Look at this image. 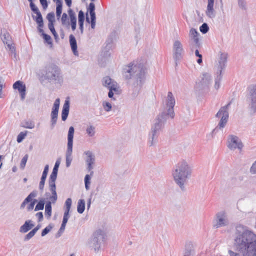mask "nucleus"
<instances>
[{
	"instance_id": "9",
	"label": "nucleus",
	"mask_w": 256,
	"mask_h": 256,
	"mask_svg": "<svg viewBox=\"0 0 256 256\" xmlns=\"http://www.w3.org/2000/svg\"><path fill=\"white\" fill-rule=\"evenodd\" d=\"M74 132V128L73 126H70L68 134V148L66 152V166L67 168L70 166L72 161V155Z\"/></svg>"
},
{
	"instance_id": "7",
	"label": "nucleus",
	"mask_w": 256,
	"mask_h": 256,
	"mask_svg": "<svg viewBox=\"0 0 256 256\" xmlns=\"http://www.w3.org/2000/svg\"><path fill=\"white\" fill-rule=\"evenodd\" d=\"M43 71L42 74L46 80L53 81L59 79L60 74V70L56 65L50 64L45 66Z\"/></svg>"
},
{
	"instance_id": "41",
	"label": "nucleus",
	"mask_w": 256,
	"mask_h": 256,
	"mask_svg": "<svg viewBox=\"0 0 256 256\" xmlns=\"http://www.w3.org/2000/svg\"><path fill=\"white\" fill-rule=\"evenodd\" d=\"M27 134V132L26 131L24 132H20L17 136L16 140L18 142H21L22 140L25 138Z\"/></svg>"
},
{
	"instance_id": "4",
	"label": "nucleus",
	"mask_w": 256,
	"mask_h": 256,
	"mask_svg": "<svg viewBox=\"0 0 256 256\" xmlns=\"http://www.w3.org/2000/svg\"><path fill=\"white\" fill-rule=\"evenodd\" d=\"M146 70V68L143 64L133 62L124 66L122 74L126 80H136V84L141 86Z\"/></svg>"
},
{
	"instance_id": "50",
	"label": "nucleus",
	"mask_w": 256,
	"mask_h": 256,
	"mask_svg": "<svg viewBox=\"0 0 256 256\" xmlns=\"http://www.w3.org/2000/svg\"><path fill=\"white\" fill-rule=\"evenodd\" d=\"M62 6H56V16L58 20L60 18L62 13Z\"/></svg>"
},
{
	"instance_id": "12",
	"label": "nucleus",
	"mask_w": 256,
	"mask_h": 256,
	"mask_svg": "<svg viewBox=\"0 0 256 256\" xmlns=\"http://www.w3.org/2000/svg\"><path fill=\"white\" fill-rule=\"evenodd\" d=\"M58 168L54 166L48 179V187L50 192H52L53 196L52 197L53 199L56 198V180L57 178Z\"/></svg>"
},
{
	"instance_id": "63",
	"label": "nucleus",
	"mask_w": 256,
	"mask_h": 256,
	"mask_svg": "<svg viewBox=\"0 0 256 256\" xmlns=\"http://www.w3.org/2000/svg\"><path fill=\"white\" fill-rule=\"evenodd\" d=\"M54 2H56V6H62V0H55Z\"/></svg>"
},
{
	"instance_id": "48",
	"label": "nucleus",
	"mask_w": 256,
	"mask_h": 256,
	"mask_svg": "<svg viewBox=\"0 0 256 256\" xmlns=\"http://www.w3.org/2000/svg\"><path fill=\"white\" fill-rule=\"evenodd\" d=\"M42 36L46 42L48 44H52V38L50 36L46 34H43Z\"/></svg>"
},
{
	"instance_id": "39",
	"label": "nucleus",
	"mask_w": 256,
	"mask_h": 256,
	"mask_svg": "<svg viewBox=\"0 0 256 256\" xmlns=\"http://www.w3.org/2000/svg\"><path fill=\"white\" fill-rule=\"evenodd\" d=\"M48 28L53 34L56 40L58 38V36L55 30L54 24H48Z\"/></svg>"
},
{
	"instance_id": "16",
	"label": "nucleus",
	"mask_w": 256,
	"mask_h": 256,
	"mask_svg": "<svg viewBox=\"0 0 256 256\" xmlns=\"http://www.w3.org/2000/svg\"><path fill=\"white\" fill-rule=\"evenodd\" d=\"M84 154L86 156V162L87 164V169L90 172V174L92 175L94 172L92 171V170L93 168L92 165L94 164L95 156L92 152L90 150L84 152Z\"/></svg>"
},
{
	"instance_id": "2",
	"label": "nucleus",
	"mask_w": 256,
	"mask_h": 256,
	"mask_svg": "<svg viewBox=\"0 0 256 256\" xmlns=\"http://www.w3.org/2000/svg\"><path fill=\"white\" fill-rule=\"evenodd\" d=\"M237 232L234 238V247L238 252L228 250L230 256H256V234L249 230Z\"/></svg>"
},
{
	"instance_id": "13",
	"label": "nucleus",
	"mask_w": 256,
	"mask_h": 256,
	"mask_svg": "<svg viewBox=\"0 0 256 256\" xmlns=\"http://www.w3.org/2000/svg\"><path fill=\"white\" fill-rule=\"evenodd\" d=\"M227 146L229 149L234 150L236 148L241 150L243 145L241 140L237 136L230 135L228 138Z\"/></svg>"
},
{
	"instance_id": "23",
	"label": "nucleus",
	"mask_w": 256,
	"mask_h": 256,
	"mask_svg": "<svg viewBox=\"0 0 256 256\" xmlns=\"http://www.w3.org/2000/svg\"><path fill=\"white\" fill-rule=\"evenodd\" d=\"M48 172V165L45 166L44 170L43 171L42 176L40 178V181L39 184V189L40 190L42 191L44 188L45 181L47 176Z\"/></svg>"
},
{
	"instance_id": "60",
	"label": "nucleus",
	"mask_w": 256,
	"mask_h": 256,
	"mask_svg": "<svg viewBox=\"0 0 256 256\" xmlns=\"http://www.w3.org/2000/svg\"><path fill=\"white\" fill-rule=\"evenodd\" d=\"M108 90H109V92L108 93V96L110 98H112L114 96V93H115V92H114V90H112V88L108 89Z\"/></svg>"
},
{
	"instance_id": "35",
	"label": "nucleus",
	"mask_w": 256,
	"mask_h": 256,
	"mask_svg": "<svg viewBox=\"0 0 256 256\" xmlns=\"http://www.w3.org/2000/svg\"><path fill=\"white\" fill-rule=\"evenodd\" d=\"M45 202V198H40L34 208V211L42 210L44 208Z\"/></svg>"
},
{
	"instance_id": "38",
	"label": "nucleus",
	"mask_w": 256,
	"mask_h": 256,
	"mask_svg": "<svg viewBox=\"0 0 256 256\" xmlns=\"http://www.w3.org/2000/svg\"><path fill=\"white\" fill-rule=\"evenodd\" d=\"M102 105L106 112H108L112 110V106L110 102L104 101L102 102Z\"/></svg>"
},
{
	"instance_id": "62",
	"label": "nucleus",
	"mask_w": 256,
	"mask_h": 256,
	"mask_svg": "<svg viewBox=\"0 0 256 256\" xmlns=\"http://www.w3.org/2000/svg\"><path fill=\"white\" fill-rule=\"evenodd\" d=\"M34 205L32 202H30V204L28 205L27 206V210L28 211H31L34 209Z\"/></svg>"
},
{
	"instance_id": "47",
	"label": "nucleus",
	"mask_w": 256,
	"mask_h": 256,
	"mask_svg": "<svg viewBox=\"0 0 256 256\" xmlns=\"http://www.w3.org/2000/svg\"><path fill=\"white\" fill-rule=\"evenodd\" d=\"M36 233V232L32 230L27 234L26 235L24 240L25 241H26L30 240L34 236Z\"/></svg>"
},
{
	"instance_id": "52",
	"label": "nucleus",
	"mask_w": 256,
	"mask_h": 256,
	"mask_svg": "<svg viewBox=\"0 0 256 256\" xmlns=\"http://www.w3.org/2000/svg\"><path fill=\"white\" fill-rule=\"evenodd\" d=\"M238 4L242 9H246V3L245 0H238Z\"/></svg>"
},
{
	"instance_id": "14",
	"label": "nucleus",
	"mask_w": 256,
	"mask_h": 256,
	"mask_svg": "<svg viewBox=\"0 0 256 256\" xmlns=\"http://www.w3.org/2000/svg\"><path fill=\"white\" fill-rule=\"evenodd\" d=\"M102 86L108 89L112 88L116 94H120V86L118 83L110 76L104 77L102 80Z\"/></svg>"
},
{
	"instance_id": "28",
	"label": "nucleus",
	"mask_w": 256,
	"mask_h": 256,
	"mask_svg": "<svg viewBox=\"0 0 256 256\" xmlns=\"http://www.w3.org/2000/svg\"><path fill=\"white\" fill-rule=\"evenodd\" d=\"M211 80V76L208 73H204L202 74V78L200 82L202 88L208 86Z\"/></svg>"
},
{
	"instance_id": "43",
	"label": "nucleus",
	"mask_w": 256,
	"mask_h": 256,
	"mask_svg": "<svg viewBox=\"0 0 256 256\" xmlns=\"http://www.w3.org/2000/svg\"><path fill=\"white\" fill-rule=\"evenodd\" d=\"M94 10H95L94 4L92 2L90 3V5H89V8H88V10H89L90 16H96Z\"/></svg>"
},
{
	"instance_id": "1",
	"label": "nucleus",
	"mask_w": 256,
	"mask_h": 256,
	"mask_svg": "<svg viewBox=\"0 0 256 256\" xmlns=\"http://www.w3.org/2000/svg\"><path fill=\"white\" fill-rule=\"evenodd\" d=\"M176 100L171 92L168 93L166 100V111L162 112L154 120L152 124L150 130L148 135V144L149 146L155 145L158 142V137L160 131L164 128V124L167 118L170 117L174 118V107L175 105Z\"/></svg>"
},
{
	"instance_id": "21",
	"label": "nucleus",
	"mask_w": 256,
	"mask_h": 256,
	"mask_svg": "<svg viewBox=\"0 0 256 256\" xmlns=\"http://www.w3.org/2000/svg\"><path fill=\"white\" fill-rule=\"evenodd\" d=\"M32 11L36 14V16L32 15V18L38 24V27H44V21L42 15L39 10L38 8L32 10Z\"/></svg>"
},
{
	"instance_id": "64",
	"label": "nucleus",
	"mask_w": 256,
	"mask_h": 256,
	"mask_svg": "<svg viewBox=\"0 0 256 256\" xmlns=\"http://www.w3.org/2000/svg\"><path fill=\"white\" fill-rule=\"evenodd\" d=\"M66 226V224H62L60 228L58 231V233L62 232L64 231V230L65 229Z\"/></svg>"
},
{
	"instance_id": "18",
	"label": "nucleus",
	"mask_w": 256,
	"mask_h": 256,
	"mask_svg": "<svg viewBox=\"0 0 256 256\" xmlns=\"http://www.w3.org/2000/svg\"><path fill=\"white\" fill-rule=\"evenodd\" d=\"M52 196H52L49 198V200L46 202L45 214L48 218H50L52 216V204H55L58 199L57 194L56 198L53 199Z\"/></svg>"
},
{
	"instance_id": "30",
	"label": "nucleus",
	"mask_w": 256,
	"mask_h": 256,
	"mask_svg": "<svg viewBox=\"0 0 256 256\" xmlns=\"http://www.w3.org/2000/svg\"><path fill=\"white\" fill-rule=\"evenodd\" d=\"M13 88L18 90L19 92L26 90V85L20 80H18L14 84Z\"/></svg>"
},
{
	"instance_id": "40",
	"label": "nucleus",
	"mask_w": 256,
	"mask_h": 256,
	"mask_svg": "<svg viewBox=\"0 0 256 256\" xmlns=\"http://www.w3.org/2000/svg\"><path fill=\"white\" fill-rule=\"evenodd\" d=\"M72 199L70 198H68L66 199L65 202L66 210L64 212H67L69 213L72 206Z\"/></svg>"
},
{
	"instance_id": "27",
	"label": "nucleus",
	"mask_w": 256,
	"mask_h": 256,
	"mask_svg": "<svg viewBox=\"0 0 256 256\" xmlns=\"http://www.w3.org/2000/svg\"><path fill=\"white\" fill-rule=\"evenodd\" d=\"M70 44L72 50L75 56H78V52L77 50V43L75 37L74 35L70 34L69 36Z\"/></svg>"
},
{
	"instance_id": "53",
	"label": "nucleus",
	"mask_w": 256,
	"mask_h": 256,
	"mask_svg": "<svg viewBox=\"0 0 256 256\" xmlns=\"http://www.w3.org/2000/svg\"><path fill=\"white\" fill-rule=\"evenodd\" d=\"M68 217H69V213H68L67 212H64L62 224H66L68 222Z\"/></svg>"
},
{
	"instance_id": "32",
	"label": "nucleus",
	"mask_w": 256,
	"mask_h": 256,
	"mask_svg": "<svg viewBox=\"0 0 256 256\" xmlns=\"http://www.w3.org/2000/svg\"><path fill=\"white\" fill-rule=\"evenodd\" d=\"M68 20V14L66 13H63L61 18L62 24L67 28H69L70 24Z\"/></svg>"
},
{
	"instance_id": "11",
	"label": "nucleus",
	"mask_w": 256,
	"mask_h": 256,
	"mask_svg": "<svg viewBox=\"0 0 256 256\" xmlns=\"http://www.w3.org/2000/svg\"><path fill=\"white\" fill-rule=\"evenodd\" d=\"M198 33L197 30L194 28H192L189 32V46L192 51L194 48H199L200 44L198 38Z\"/></svg>"
},
{
	"instance_id": "25",
	"label": "nucleus",
	"mask_w": 256,
	"mask_h": 256,
	"mask_svg": "<svg viewBox=\"0 0 256 256\" xmlns=\"http://www.w3.org/2000/svg\"><path fill=\"white\" fill-rule=\"evenodd\" d=\"M38 192L36 190L32 192L21 204L20 208L21 209L24 208L26 204L30 202L32 200V198H36Z\"/></svg>"
},
{
	"instance_id": "17",
	"label": "nucleus",
	"mask_w": 256,
	"mask_h": 256,
	"mask_svg": "<svg viewBox=\"0 0 256 256\" xmlns=\"http://www.w3.org/2000/svg\"><path fill=\"white\" fill-rule=\"evenodd\" d=\"M1 38L3 42L6 44L8 49L12 52H15V48L12 46L11 42V37L10 34L6 31L2 32H1Z\"/></svg>"
},
{
	"instance_id": "42",
	"label": "nucleus",
	"mask_w": 256,
	"mask_h": 256,
	"mask_svg": "<svg viewBox=\"0 0 256 256\" xmlns=\"http://www.w3.org/2000/svg\"><path fill=\"white\" fill-rule=\"evenodd\" d=\"M46 18L48 21V24H54L55 22L54 14V12L48 13L46 16Z\"/></svg>"
},
{
	"instance_id": "49",
	"label": "nucleus",
	"mask_w": 256,
	"mask_h": 256,
	"mask_svg": "<svg viewBox=\"0 0 256 256\" xmlns=\"http://www.w3.org/2000/svg\"><path fill=\"white\" fill-rule=\"evenodd\" d=\"M250 108L252 112H256V99L251 100Z\"/></svg>"
},
{
	"instance_id": "34",
	"label": "nucleus",
	"mask_w": 256,
	"mask_h": 256,
	"mask_svg": "<svg viewBox=\"0 0 256 256\" xmlns=\"http://www.w3.org/2000/svg\"><path fill=\"white\" fill-rule=\"evenodd\" d=\"M20 126L24 128L32 129L34 127V123L32 120L25 121L22 122Z\"/></svg>"
},
{
	"instance_id": "51",
	"label": "nucleus",
	"mask_w": 256,
	"mask_h": 256,
	"mask_svg": "<svg viewBox=\"0 0 256 256\" xmlns=\"http://www.w3.org/2000/svg\"><path fill=\"white\" fill-rule=\"evenodd\" d=\"M84 12L82 10H80L78 14V22H84Z\"/></svg>"
},
{
	"instance_id": "36",
	"label": "nucleus",
	"mask_w": 256,
	"mask_h": 256,
	"mask_svg": "<svg viewBox=\"0 0 256 256\" xmlns=\"http://www.w3.org/2000/svg\"><path fill=\"white\" fill-rule=\"evenodd\" d=\"M222 74H220L219 72H218V75L215 78V84H214V88L218 90L220 86V82L222 80Z\"/></svg>"
},
{
	"instance_id": "8",
	"label": "nucleus",
	"mask_w": 256,
	"mask_h": 256,
	"mask_svg": "<svg viewBox=\"0 0 256 256\" xmlns=\"http://www.w3.org/2000/svg\"><path fill=\"white\" fill-rule=\"evenodd\" d=\"M229 224V220L226 212H218L214 216L212 220V226L214 228L227 226Z\"/></svg>"
},
{
	"instance_id": "61",
	"label": "nucleus",
	"mask_w": 256,
	"mask_h": 256,
	"mask_svg": "<svg viewBox=\"0 0 256 256\" xmlns=\"http://www.w3.org/2000/svg\"><path fill=\"white\" fill-rule=\"evenodd\" d=\"M90 176L88 174H86L84 178V183H90Z\"/></svg>"
},
{
	"instance_id": "44",
	"label": "nucleus",
	"mask_w": 256,
	"mask_h": 256,
	"mask_svg": "<svg viewBox=\"0 0 256 256\" xmlns=\"http://www.w3.org/2000/svg\"><path fill=\"white\" fill-rule=\"evenodd\" d=\"M200 31L202 34H206L209 30V27L207 24L204 23L200 28Z\"/></svg>"
},
{
	"instance_id": "55",
	"label": "nucleus",
	"mask_w": 256,
	"mask_h": 256,
	"mask_svg": "<svg viewBox=\"0 0 256 256\" xmlns=\"http://www.w3.org/2000/svg\"><path fill=\"white\" fill-rule=\"evenodd\" d=\"M90 23H91V27L92 28H94L95 26H96V16H90Z\"/></svg>"
},
{
	"instance_id": "24",
	"label": "nucleus",
	"mask_w": 256,
	"mask_h": 256,
	"mask_svg": "<svg viewBox=\"0 0 256 256\" xmlns=\"http://www.w3.org/2000/svg\"><path fill=\"white\" fill-rule=\"evenodd\" d=\"M70 110V102L68 100H66L62 106V120L65 121L68 116Z\"/></svg>"
},
{
	"instance_id": "46",
	"label": "nucleus",
	"mask_w": 256,
	"mask_h": 256,
	"mask_svg": "<svg viewBox=\"0 0 256 256\" xmlns=\"http://www.w3.org/2000/svg\"><path fill=\"white\" fill-rule=\"evenodd\" d=\"M52 226H51L50 225H48V226H47L42 230L41 234V236H46L47 234H48L50 232V231L52 229Z\"/></svg>"
},
{
	"instance_id": "57",
	"label": "nucleus",
	"mask_w": 256,
	"mask_h": 256,
	"mask_svg": "<svg viewBox=\"0 0 256 256\" xmlns=\"http://www.w3.org/2000/svg\"><path fill=\"white\" fill-rule=\"evenodd\" d=\"M250 172L252 174H256V161L252 164L250 168Z\"/></svg>"
},
{
	"instance_id": "26",
	"label": "nucleus",
	"mask_w": 256,
	"mask_h": 256,
	"mask_svg": "<svg viewBox=\"0 0 256 256\" xmlns=\"http://www.w3.org/2000/svg\"><path fill=\"white\" fill-rule=\"evenodd\" d=\"M32 220H26L24 224L20 227V232L22 233H26L34 226Z\"/></svg>"
},
{
	"instance_id": "37",
	"label": "nucleus",
	"mask_w": 256,
	"mask_h": 256,
	"mask_svg": "<svg viewBox=\"0 0 256 256\" xmlns=\"http://www.w3.org/2000/svg\"><path fill=\"white\" fill-rule=\"evenodd\" d=\"M86 132L89 136H93L95 134V128L90 125L86 128Z\"/></svg>"
},
{
	"instance_id": "22",
	"label": "nucleus",
	"mask_w": 256,
	"mask_h": 256,
	"mask_svg": "<svg viewBox=\"0 0 256 256\" xmlns=\"http://www.w3.org/2000/svg\"><path fill=\"white\" fill-rule=\"evenodd\" d=\"M68 13L70 16L72 29L73 31H74L76 30V14L74 12L71 8L68 10Z\"/></svg>"
},
{
	"instance_id": "56",
	"label": "nucleus",
	"mask_w": 256,
	"mask_h": 256,
	"mask_svg": "<svg viewBox=\"0 0 256 256\" xmlns=\"http://www.w3.org/2000/svg\"><path fill=\"white\" fill-rule=\"evenodd\" d=\"M40 2L44 10L47 8L48 6V4L46 0H40Z\"/></svg>"
},
{
	"instance_id": "19",
	"label": "nucleus",
	"mask_w": 256,
	"mask_h": 256,
	"mask_svg": "<svg viewBox=\"0 0 256 256\" xmlns=\"http://www.w3.org/2000/svg\"><path fill=\"white\" fill-rule=\"evenodd\" d=\"M208 0V2L206 10V14L208 18H213L216 16V11L214 8V0Z\"/></svg>"
},
{
	"instance_id": "54",
	"label": "nucleus",
	"mask_w": 256,
	"mask_h": 256,
	"mask_svg": "<svg viewBox=\"0 0 256 256\" xmlns=\"http://www.w3.org/2000/svg\"><path fill=\"white\" fill-rule=\"evenodd\" d=\"M36 216L38 218V222H40L43 220L44 216L42 212H38L36 213Z\"/></svg>"
},
{
	"instance_id": "6",
	"label": "nucleus",
	"mask_w": 256,
	"mask_h": 256,
	"mask_svg": "<svg viewBox=\"0 0 256 256\" xmlns=\"http://www.w3.org/2000/svg\"><path fill=\"white\" fill-rule=\"evenodd\" d=\"M107 238V234L104 230L98 229L94 231L92 238L88 242L90 247L94 249L95 252H98L101 247V244Z\"/></svg>"
},
{
	"instance_id": "45",
	"label": "nucleus",
	"mask_w": 256,
	"mask_h": 256,
	"mask_svg": "<svg viewBox=\"0 0 256 256\" xmlns=\"http://www.w3.org/2000/svg\"><path fill=\"white\" fill-rule=\"evenodd\" d=\"M28 154H26L22 158V160H21V162H20V168H22V169H24L26 166V162L28 160Z\"/></svg>"
},
{
	"instance_id": "58",
	"label": "nucleus",
	"mask_w": 256,
	"mask_h": 256,
	"mask_svg": "<svg viewBox=\"0 0 256 256\" xmlns=\"http://www.w3.org/2000/svg\"><path fill=\"white\" fill-rule=\"evenodd\" d=\"M28 0L30 2V8L32 10L38 8V7L33 2L34 0Z\"/></svg>"
},
{
	"instance_id": "3",
	"label": "nucleus",
	"mask_w": 256,
	"mask_h": 256,
	"mask_svg": "<svg viewBox=\"0 0 256 256\" xmlns=\"http://www.w3.org/2000/svg\"><path fill=\"white\" fill-rule=\"evenodd\" d=\"M192 168L188 162L182 160L179 162L174 166L172 175L176 184L182 190H184L185 185L191 176Z\"/></svg>"
},
{
	"instance_id": "29",
	"label": "nucleus",
	"mask_w": 256,
	"mask_h": 256,
	"mask_svg": "<svg viewBox=\"0 0 256 256\" xmlns=\"http://www.w3.org/2000/svg\"><path fill=\"white\" fill-rule=\"evenodd\" d=\"M184 256H194L192 244L191 242H188L186 244Z\"/></svg>"
},
{
	"instance_id": "31",
	"label": "nucleus",
	"mask_w": 256,
	"mask_h": 256,
	"mask_svg": "<svg viewBox=\"0 0 256 256\" xmlns=\"http://www.w3.org/2000/svg\"><path fill=\"white\" fill-rule=\"evenodd\" d=\"M250 98L251 100L256 99V85H251L248 88Z\"/></svg>"
},
{
	"instance_id": "15",
	"label": "nucleus",
	"mask_w": 256,
	"mask_h": 256,
	"mask_svg": "<svg viewBox=\"0 0 256 256\" xmlns=\"http://www.w3.org/2000/svg\"><path fill=\"white\" fill-rule=\"evenodd\" d=\"M60 104V98H56L54 104L52 111L50 114V122L52 128H53L56 124L58 112Z\"/></svg>"
},
{
	"instance_id": "5",
	"label": "nucleus",
	"mask_w": 256,
	"mask_h": 256,
	"mask_svg": "<svg viewBox=\"0 0 256 256\" xmlns=\"http://www.w3.org/2000/svg\"><path fill=\"white\" fill-rule=\"evenodd\" d=\"M230 104L231 102L226 106L222 107L216 114V117L220 118V120L218 126L210 132L206 134L207 140H212L218 130H222L226 126L228 119V109Z\"/></svg>"
},
{
	"instance_id": "59",
	"label": "nucleus",
	"mask_w": 256,
	"mask_h": 256,
	"mask_svg": "<svg viewBox=\"0 0 256 256\" xmlns=\"http://www.w3.org/2000/svg\"><path fill=\"white\" fill-rule=\"evenodd\" d=\"M84 22H78L81 34H82L84 32Z\"/></svg>"
},
{
	"instance_id": "20",
	"label": "nucleus",
	"mask_w": 256,
	"mask_h": 256,
	"mask_svg": "<svg viewBox=\"0 0 256 256\" xmlns=\"http://www.w3.org/2000/svg\"><path fill=\"white\" fill-rule=\"evenodd\" d=\"M227 58L228 54L226 53H222L220 54L218 60V71L220 74L222 73V70L224 69L226 67Z\"/></svg>"
},
{
	"instance_id": "10",
	"label": "nucleus",
	"mask_w": 256,
	"mask_h": 256,
	"mask_svg": "<svg viewBox=\"0 0 256 256\" xmlns=\"http://www.w3.org/2000/svg\"><path fill=\"white\" fill-rule=\"evenodd\" d=\"M184 50L182 42L178 40H175L172 46V56L175 60L176 65H178V62L182 58Z\"/></svg>"
},
{
	"instance_id": "33",
	"label": "nucleus",
	"mask_w": 256,
	"mask_h": 256,
	"mask_svg": "<svg viewBox=\"0 0 256 256\" xmlns=\"http://www.w3.org/2000/svg\"><path fill=\"white\" fill-rule=\"evenodd\" d=\"M85 209V202L84 200H80L78 203L77 210L80 214H82Z\"/></svg>"
}]
</instances>
